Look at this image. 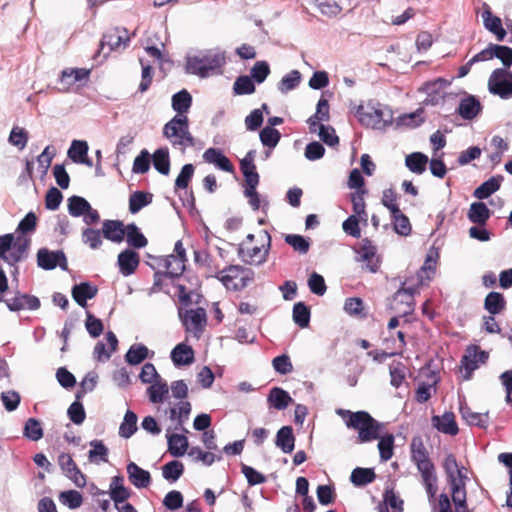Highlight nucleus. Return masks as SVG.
Here are the masks:
<instances>
[{
  "instance_id": "obj_1",
  "label": "nucleus",
  "mask_w": 512,
  "mask_h": 512,
  "mask_svg": "<svg viewBox=\"0 0 512 512\" xmlns=\"http://www.w3.org/2000/svg\"><path fill=\"white\" fill-rule=\"evenodd\" d=\"M411 460L420 473L422 484L425 487L429 501H433L438 491V477L436 467L420 436L412 438L410 443Z\"/></svg>"
},
{
  "instance_id": "obj_2",
  "label": "nucleus",
  "mask_w": 512,
  "mask_h": 512,
  "mask_svg": "<svg viewBox=\"0 0 512 512\" xmlns=\"http://www.w3.org/2000/svg\"><path fill=\"white\" fill-rule=\"evenodd\" d=\"M336 413L345 421L347 428L357 431L358 443H367L379 438L382 424L367 411L338 409Z\"/></svg>"
},
{
  "instance_id": "obj_3",
  "label": "nucleus",
  "mask_w": 512,
  "mask_h": 512,
  "mask_svg": "<svg viewBox=\"0 0 512 512\" xmlns=\"http://www.w3.org/2000/svg\"><path fill=\"white\" fill-rule=\"evenodd\" d=\"M271 248V236L268 231L261 229L255 234H248L237 249L238 257L248 264L266 262Z\"/></svg>"
},
{
  "instance_id": "obj_4",
  "label": "nucleus",
  "mask_w": 512,
  "mask_h": 512,
  "mask_svg": "<svg viewBox=\"0 0 512 512\" xmlns=\"http://www.w3.org/2000/svg\"><path fill=\"white\" fill-rule=\"evenodd\" d=\"M163 135L174 147L185 149L195 145L194 137L189 130L187 115H175L164 125Z\"/></svg>"
},
{
  "instance_id": "obj_5",
  "label": "nucleus",
  "mask_w": 512,
  "mask_h": 512,
  "mask_svg": "<svg viewBox=\"0 0 512 512\" xmlns=\"http://www.w3.org/2000/svg\"><path fill=\"white\" fill-rule=\"evenodd\" d=\"M254 276L252 269L242 265H229L214 275L227 290L231 291L245 289L254 281Z\"/></svg>"
},
{
  "instance_id": "obj_6",
  "label": "nucleus",
  "mask_w": 512,
  "mask_h": 512,
  "mask_svg": "<svg viewBox=\"0 0 512 512\" xmlns=\"http://www.w3.org/2000/svg\"><path fill=\"white\" fill-rule=\"evenodd\" d=\"M186 250L181 240L174 246V253L161 259L159 265L165 268V274L170 278H177L185 271Z\"/></svg>"
},
{
  "instance_id": "obj_7",
  "label": "nucleus",
  "mask_w": 512,
  "mask_h": 512,
  "mask_svg": "<svg viewBox=\"0 0 512 512\" xmlns=\"http://www.w3.org/2000/svg\"><path fill=\"white\" fill-rule=\"evenodd\" d=\"M489 91L501 97L509 99L512 97V73L507 69H495L488 80Z\"/></svg>"
},
{
  "instance_id": "obj_8",
  "label": "nucleus",
  "mask_w": 512,
  "mask_h": 512,
  "mask_svg": "<svg viewBox=\"0 0 512 512\" xmlns=\"http://www.w3.org/2000/svg\"><path fill=\"white\" fill-rule=\"evenodd\" d=\"M179 316L186 331L192 333L196 338H199L207 324L205 308L197 307L195 309H187L184 312L180 310Z\"/></svg>"
},
{
  "instance_id": "obj_9",
  "label": "nucleus",
  "mask_w": 512,
  "mask_h": 512,
  "mask_svg": "<svg viewBox=\"0 0 512 512\" xmlns=\"http://www.w3.org/2000/svg\"><path fill=\"white\" fill-rule=\"evenodd\" d=\"M488 359V353L480 349L479 346L473 345L466 349L461 359V371H464L463 379L469 380L472 373L478 369L480 364H484Z\"/></svg>"
},
{
  "instance_id": "obj_10",
  "label": "nucleus",
  "mask_w": 512,
  "mask_h": 512,
  "mask_svg": "<svg viewBox=\"0 0 512 512\" xmlns=\"http://www.w3.org/2000/svg\"><path fill=\"white\" fill-rule=\"evenodd\" d=\"M37 264L44 270H52L59 266L62 270L68 269V263L63 251H50L41 248L37 252Z\"/></svg>"
},
{
  "instance_id": "obj_11",
  "label": "nucleus",
  "mask_w": 512,
  "mask_h": 512,
  "mask_svg": "<svg viewBox=\"0 0 512 512\" xmlns=\"http://www.w3.org/2000/svg\"><path fill=\"white\" fill-rule=\"evenodd\" d=\"M130 42L128 31L125 28H112L108 30L102 37L100 42L101 50L108 46V52L114 50L125 49Z\"/></svg>"
},
{
  "instance_id": "obj_12",
  "label": "nucleus",
  "mask_w": 512,
  "mask_h": 512,
  "mask_svg": "<svg viewBox=\"0 0 512 512\" xmlns=\"http://www.w3.org/2000/svg\"><path fill=\"white\" fill-rule=\"evenodd\" d=\"M58 464L63 473L69 478L77 487H84L86 485V477L78 468L72 456L68 453H61L58 456Z\"/></svg>"
},
{
  "instance_id": "obj_13",
  "label": "nucleus",
  "mask_w": 512,
  "mask_h": 512,
  "mask_svg": "<svg viewBox=\"0 0 512 512\" xmlns=\"http://www.w3.org/2000/svg\"><path fill=\"white\" fill-rule=\"evenodd\" d=\"M414 293L413 288L399 289L393 297L392 309L400 316L411 314L414 311Z\"/></svg>"
},
{
  "instance_id": "obj_14",
  "label": "nucleus",
  "mask_w": 512,
  "mask_h": 512,
  "mask_svg": "<svg viewBox=\"0 0 512 512\" xmlns=\"http://www.w3.org/2000/svg\"><path fill=\"white\" fill-rule=\"evenodd\" d=\"M358 253L361 256V260L366 262V266L369 271L373 273L378 271L380 267V259L376 255L377 248L373 245L371 240L368 238L362 239Z\"/></svg>"
},
{
  "instance_id": "obj_15",
  "label": "nucleus",
  "mask_w": 512,
  "mask_h": 512,
  "mask_svg": "<svg viewBox=\"0 0 512 512\" xmlns=\"http://www.w3.org/2000/svg\"><path fill=\"white\" fill-rule=\"evenodd\" d=\"M119 271L123 276H130L137 270L140 263V256L131 249H126L118 255Z\"/></svg>"
},
{
  "instance_id": "obj_16",
  "label": "nucleus",
  "mask_w": 512,
  "mask_h": 512,
  "mask_svg": "<svg viewBox=\"0 0 512 512\" xmlns=\"http://www.w3.org/2000/svg\"><path fill=\"white\" fill-rule=\"evenodd\" d=\"M4 301L11 311L23 309L36 310L40 307V300L36 296L29 294H18Z\"/></svg>"
},
{
  "instance_id": "obj_17",
  "label": "nucleus",
  "mask_w": 512,
  "mask_h": 512,
  "mask_svg": "<svg viewBox=\"0 0 512 512\" xmlns=\"http://www.w3.org/2000/svg\"><path fill=\"white\" fill-rule=\"evenodd\" d=\"M106 340L109 345V349L106 348L105 344L102 341L97 342L94 346L93 356L94 359L98 362H104L109 360L112 353L117 350L118 339L112 331H109L106 334Z\"/></svg>"
},
{
  "instance_id": "obj_18",
  "label": "nucleus",
  "mask_w": 512,
  "mask_h": 512,
  "mask_svg": "<svg viewBox=\"0 0 512 512\" xmlns=\"http://www.w3.org/2000/svg\"><path fill=\"white\" fill-rule=\"evenodd\" d=\"M431 421L433 427L444 434L455 436L459 432L453 412H445L442 416L435 415Z\"/></svg>"
},
{
  "instance_id": "obj_19",
  "label": "nucleus",
  "mask_w": 512,
  "mask_h": 512,
  "mask_svg": "<svg viewBox=\"0 0 512 512\" xmlns=\"http://www.w3.org/2000/svg\"><path fill=\"white\" fill-rule=\"evenodd\" d=\"M125 229L122 221L105 220L102 223L103 237L115 243H121L125 238Z\"/></svg>"
},
{
  "instance_id": "obj_20",
  "label": "nucleus",
  "mask_w": 512,
  "mask_h": 512,
  "mask_svg": "<svg viewBox=\"0 0 512 512\" xmlns=\"http://www.w3.org/2000/svg\"><path fill=\"white\" fill-rule=\"evenodd\" d=\"M128 479L136 488H147L151 483V475L149 471L139 467L136 463L127 464Z\"/></svg>"
},
{
  "instance_id": "obj_21",
  "label": "nucleus",
  "mask_w": 512,
  "mask_h": 512,
  "mask_svg": "<svg viewBox=\"0 0 512 512\" xmlns=\"http://www.w3.org/2000/svg\"><path fill=\"white\" fill-rule=\"evenodd\" d=\"M203 159L205 162L216 165L219 169L232 173L234 172V166L227 156L223 154L220 149L208 148L203 153Z\"/></svg>"
},
{
  "instance_id": "obj_22",
  "label": "nucleus",
  "mask_w": 512,
  "mask_h": 512,
  "mask_svg": "<svg viewBox=\"0 0 512 512\" xmlns=\"http://www.w3.org/2000/svg\"><path fill=\"white\" fill-rule=\"evenodd\" d=\"M482 110V105L475 96L468 95L463 98L457 108L458 114L465 120L474 119Z\"/></svg>"
},
{
  "instance_id": "obj_23",
  "label": "nucleus",
  "mask_w": 512,
  "mask_h": 512,
  "mask_svg": "<svg viewBox=\"0 0 512 512\" xmlns=\"http://www.w3.org/2000/svg\"><path fill=\"white\" fill-rule=\"evenodd\" d=\"M97 292L98 289L96 286H92L88 282H83L73 286L72 297L79 306L85 308L87 306V300L94 298Z\"/></svg>"
},
{
  "instance_id": "obj_24",
  "label": "nucleus",
  "mask_w": 512,
  "mask_h": 512,
  "mask_svg": "<svg viewBox=\"0 0 512 512\" xmlns=\"http://www.w3.org/2000/svg\"><path fill=\"white\" fill-rule=\"evenodd\" d=\"M171 359L176 366L189 365L194 362V351L191 346L180 343L172 350Z\"/></svg>"
},
{
  "instance_id": "obj_25",
  "label": "nucleus",
  "mask_w": 512,
  "mask_h": 512,
  "mask_svg": "<svg viewBox=\"0 0 512 512\" xmlns=\"http://www.w3.org/2000/svg\"><path fill=\"white\" fill-rule=\"evenodd\" d=\"M267 401L271 407L278 410H284L293 402V399L284 389L280 387H273L269 392Z\"/></svg>"
},
{
  "instance_id": "obj_26",
  "label": "nucleus",
  "mask_w": 512,
  "mask_h": 512,
  "mask_svg": "<svg viewBox=\"0 0 512 512\" xmlns=\"http://www.w3.org/2000/svg\"><path fill=\"white\" fill-rule=\"evenodd\" d=\"M484 308L491 315H497L506 309V300L500 292H489L484 299Z\"/></svg>"
},
{
  "instance_id": "obj_27",
  "label": "nucleus",
  "mask_w": 512,
  "mask_h": 512,
  "mask_svg": "<svg viewBox=\"0 0 512 512\" xmlns=\"http://www.w3.org/2000/svg\"><path fill=\"white\" fill-rule=\"evenodd\" d=\"M90 70L86 68H66L62 71L60 81L65 86L70 87L77 82L87 80Z\"/></svg>"
},
{
  "instance_id": "obj_28",
  "label": "nucleus",
  "mask_w": 512,
  "mask_h": 512,
  "mask_svg": "<svg viewBox=\"0 0 512 512\" xmlns=\"http://www.w3.org/2000/svg\"><path fill=\"white\" fill-rule=\"evenodd\" d=\"M168 452L174 457L183 456L188 449L189 443L186 436L181 434L167 435Z\"/></svg>"
},
{
  "instance_id": "obj_29",
  "label": "nucleus",
  "mask_w": 512,
  "mask_h": 512,
  "mask_svg": "<svg viewBox=\"0 0 512 512\" xmlns=\"http://www.w3.org/2000/svg\"><path fill=\"white\" fill-rule=\"evenodd\" d=\"M276 446L284 453H291L294 449L295 437L291 426H283L276 435Z\"/></svg>"
},
{
  "instance_id": "obj_30",
  "label": "nucleus",
  "mask_w": 512,
  "mask_h": 512,
  "mask_svg": "<svg viewBox=\"0 0 512 512\" xmlns=\"http://www.w3.org/2000/svg\"><path fill=\"white\" fill-rule=\"evenodd\" d=\"M30 240L23 236H18L15 241H13L12 251L9 253V257H7V263L10 265H14L21 261L27 252L29 247Z\"/></svg>"
},
{
  "instance_id": "obj_31",
  "label": "nucleus",
  "mask_w": 512,
  "mask_h": 512,
  "mask_svg": "<svg viewBox=\"0 0 512 512\" xmlns=\"http://www.w3.org/2000/svg\"><path fill=\"white\" fill-rule=\"evenodd\" d=\"M482 18L486 29L495 34L499 41H502L506 36V31L502 27L501 19L492 15L490 10H485L482 13Z\"/></svg>"
},
{
  "instance_id": "obj_32",
  "label": "nucleus",
  "mask_w": 512,
  "mask_h": 512,
  "mask_svg": "<svg viewBox=\"0 0 512 512\" xmlns=\"http://www.w3.org/2000/svg\"><path fill=\"white\" fill-rule=\"evenodd\" d=\"M192 105L190 93L183 89L172 96V108L176 115H186Z\"/></svg>"
},
{
  "instance_id": "obj_33",
  "label": "nucleus",
  "mask_w": 512,
  "mask_h": 512,
  "mask_svg": "<svg viewBox=\"0 0 512 512\" xmlns=\"http://www.w3.org/2000/svg\"><path fill=\"white\" fill-rule=\"evenodd\" d=\"M490 217V210L483 202H474L471 204L468 218L472 223L484 225Z\"/></svg>"
},
{
  "instance_id": "obj_34",
  "label": "nucleus",
  "mask_w": 512,
  "mask_h": 512,
  "mask_svg": "<svg viewBox=\"0 0 512 512\" xmlns=\"http://www.w3.org/2000/svg\"><path fill=\"white\" fill-rule=\"evenodd\" d=\"M502 176H494L483 182L477 187L473 193L474 197L478 199H486L494 192L499 190L501 185Z\"/></svg>"
},
{
  "instance_id": "obj_35",
  "label": "nucleus",
  "mask_w": 512,
  "mask_h": 512,
  "mask_svg": "<svg viewBox=\"0 0 512 512\" xmlns=\"http://www.w3.org/2000/svg\"><path fill=\"white\" fill-rule=\"evenodd\" d=\"M153 195L149 192L135 191L129 197V211L132 214L138 213L142 208L149 205Z\"/></svg>"
},
{
  "instance_id": "obj_36",
  "label": "nucleus",
  "mask_w": 512,
  "mask_h": 512,
  "mask_svg": "<svg viewBox=\"0 0 512 512\" xmlns=\"http://www.w3.org/2000/svg\"><path fill=\"white\" fill-rule=\"evenodd\" d=\"M149 357V349L141 343L133 344L125 354V360L130 365H138Z\"/></svg>"
},
{
  "instance_id": "obj_37",
  "label": "nucleus",
  "mask_w": 512,
  "mask_h": 512,
  "mask_svg": "<svg viewBox=\"0 0 512 512\" xmlns=\"http://www.w3.org/2000/svg\"><path fill=\"white\" fill-rule=\"evenodd\" d=\"M154 168L163 175L170 172V158L168 148H159L152 155Z\"/></svg>"
},
{
  "instance_id": "obj_38",
  "label": "nucleus",
  "mask_w": 512,
  "mask_h": 512,
  "mask_svg": "<svg viewBox=\"0 0 512 512\" xmlns=\"http://www.w3.org/2000/svg\"><path fill=\"white\" fill-rule=\"evenodd\" d=\"M428 157L421 152H414L406 156L405 164L415 174H422L426 170Z\"/></svg>"
},
{
  "instance_id": "obj_39",
  "label": "nucleus",
  "mask_w": 512,
  "mask_h": 512,
  "mask_svg": "<svg viewBox=\"0 0 512 512\" xmlns=\"http://www.w3.org/2000/svg\"><path fill=\"white\" fill-rule=\"evenodd\" d=\"M451 488V497L455 506V512H471L467 505V491L463 484L453 485Z\"/></svg>"
},
{
  "instance_id": "obj_40",
  "label": "nucleus",
  "mask_w": 512,
  "mask_h": 512,
  "mask_svg": "<svg viewBox=\"0 0 512 512\" xmlns=\"http://www.w3.org/2000/svg\"><path fill=\"white\" fill-rule=\"evenodd\" d=\"M376 478V474L371 468H355L350 476L351 482L355 486H365L369 483H372Z\"/></svg>"
},
{
  "instance_id": "obj_41",
  "label": "nucleus",
  "mask_w": 512,
  "mask_h": 512,
  "mask_svg": "<svg viewBox=\"0 0 512 512\" xmlns=\"http://www.w3.org/2000/svg\"><path fill=\"white\" fill-rule=\"evenodd\" d=\"M169 388L166 381L162 379H158L155 382L151 383L150 387L147 389V393L149 396V400L152 403H161L163 402L165 396L168 394Z\"/></svg>"
},
{
  "instance_id": "obj_42",
  "label": "nucleus",
  "mask_w": 512,
  "mask_h": 512,
  "mask_svg": "<svg viewBox=\"0 0 512 512\" xmlns=\"http://www.w3.org/2000/svg\"><path fill=\"white\" fill-rule=\"evenodd\" d=\"M125 236L130 246L134 248H143L147 245L146 237L140 232L135 224H128L125 229Z\"/></svg>"
},
{
  "instance_id": "obj_43",
  "label": "nucleus",
  "mask_w": 512,
  "mask_h": 512,
  "mask_svg": "<svg viewBox=\"0 0 512 512\" xmlns=\"http://www.w3.org/2000/svg\"><path fill=\"white\" fill-rule=\"evenodd\" d=\"M137 415L128 410L119 428V435L125 439L130 438L137 430Z\"/></svg>"
},
{
  "instance_id": "obj_44",
  "label": "nucleus",
  "mask_w": 512,
  "mask_h": 512,
  "mask_svg": "<svg viewBox=\"0 0 512 512\" xmlns=\"http://www.w3.org/2000/svg\"><path fill=\"white\" fill-rule=\"evenodd\" d=\"M394 230L401 236H408L412 227L409 218L399 210L398 213L391 214Z\"/></svg>"
},
{
  "instance_id": "obj_45",
  "label": "nucleus",
  "mask_w": 512,
  "mask_h": 512,
  "mask_svg": "<svg viewBox=\"0 0 512 512\" xmlns=\"http://www.w3.org/2000/svg\"><path fill=\"white\" fill-rule=\"evenodd\" d=\"M462 418L470 425L485 427L488 422V414L473 412L469 407H460Z\"/></svg>"
},
{
  "instance_id": "obj_46",
  "label": "nucleus",
  "mask_w": 512,
  "mask_h": 512,
  "mask_svg": "<svg viewBox=\"0 0 512 512\" xmlns=\"http://www.w3.org/2000/svg\"><path fill=\"white\" fill-rule=\"evenodd\" d=\"M88 209H90V203L85 198L74 195L68 199V211L71 216L80 217Z\"/></svg>"
},
{
  "instance_id": "obj_47",
  "label": "nucleus",
  "mask_w": 512,
  "mask_h": 512,
  "mask_svg": "<svg viewBox=\"0 0 512 512\" xmlns=\"http://www.w3.org/2000/svg\"><path fill=\"white\" fill-rule=\"evenodd\" d=\"M293 320L300 328H306L310 322V309L303 302H298L293 307Z\"/></svg>"
},
{
  "instance_id": "obj_48",
  "label": "nucleus",
  "mask_w": 512,
  "mask_h": 512,
  "mask_svg": "<svg viewBox=\"0 0 512 512\" xmlns=\"http://www.w3.org/2000/svg\"><path fill=\"white\" fill-rule=\"evenodd\" d=\"M191 412V404L188 401H181L176 407L170 409V419L175 420L178 426H182L189 418Z\"/></svg>"
},
{
  "instance_id": "obj_49",
  "label": "nucleus",
  "mask_w": 512,
  "mask_h": 512,
  "mask_svg": "<svg viewBox=\"0 0 512 512\" xmlns=\"http://www.w3.org/2000/svg\"><path fill=\"white\" fill-rule=\"evenodd\" d=\"M378 449L380 453V458L382 461H388L393 456L394 450V436L392 434H386L384 436H379Z\"/></svg>"
},
{
  "instance_id": "obj_50",
  "label": "nucleus",
  "mask_w": 512,
  "mask_h": 512,
  "mask_svg": "<svg viewBox=\"0 0 512 512\" xmlns=\"http://www.w3.org/2000/svg\"><path fill=\"white\" fill-rule=\"evenodd\" d=\"M285 242L290 245L295 252L307 254L310 249L308 239L298 234H287L284 238Z\"/></svg>"
},
{
  "instance_id": "obj_51",
  "label": "nucleus",
  "mask_w": 512,
  "mask_h": 512,
  "mask_svg": "<svg viewBox=\"0 0 512 512\" xmlns=\"http://www.w3.org/2000/svg\"><path fill=\"white\" fill-rule=\"evenodd\" d=\"M184 472V465L177 460L170 461L162 467V475L168 481L178 480Z\"/></svg>"
},
{
  "instance_id": "obj_52",
  "label": "nucleus",
  "mask_w": 512,
  "mask_h": 512,
  "mask_svg": "<svg viewBox=\"0 0 512 512\" xmlns=\"http://www.w3.org/2000/svg\"><path fill=\"white\" fill-rule=\"evenodd\" d=\"M195 168L193 164H185L180 173L178 174L176 180L174 189L175 191L186 189L189 186V183L191 182L193 175H194Z\"/></svg>"
},
{
  "instance_id": "obj_53",
  "label": "nucleus",
  "mask_w": 512,
  "mask_h": 512,
  "mask_svg": "<svg viewBox=\"0 0 512 512\" xmlns=\"http://www.w3.org/2000/svg\"><path fill=\"white\" fill-rule=\"evenodd\" d=\"M23 434L32 441H38L43 437V429L39 420L29 418L24 426Z\"/></svg>"
},
{
  "instance_id": "obj_54",
  "label": "nucleus",
  "mask_w": 512,
  "mask_h": 512,
  "mask_svg": "<svg viewBox=\"0 0 512 512\" xmlns=\"http://www.w3.org/2000/svg\"><path fill=\"white\" fill-rule=\"evenodd\" d=\"M60 502L69 507L70 509L79 508L83 503V497L80 492L76 490H68L61 492L59 495Z\"/></svg>"
},
{
  "instance_id": "obj_55",
  "label": "nucleus",
  "mask_w": 512,
  "mask_h": 512,
  "mask_svg": "<svg viewBox=\"0 0 512 512\" xmlns=\"http://www.w3.org/2000/svg\"><path fill=\"white\" fill-rule=\"evenodd\" d=\"M355 116L361 124L365 126H372L378 121L381 116V112L378 110L367 112L363 105H358L355 109Z\"/></svg>"
},
{
  "instance_id": "obj_56",
  "label": "nucleus",
  "mask_w": 512,
  "mask_h": 512,
  "mask_svg": "<svg viewBox=\"0 0 512 512\" xmlns=\"http://www.w3.org/2000/svg\"><path fill=\"white\" fill-rule=\"evenodd\" d=\"M233 90L237 95H248L254 93L255 85L249 76H239L234 82Z\"/></svg>"
},
{
  "instance_id": "obj_57",
  "label": "nucleus",
  "mask_w": 512,
  "mask_h": 512,
  "mask_svg": "<svg viewBox=\"0 0 512 512\" xmlns=\"http://www.w3.org/2000/svg\"><path fill=\"white\" fill-rule=\"evenodd\" d=\"M344 310L347 314L351 316H356L360 318H364L366 314L364 313V304L361 298L351 297L345 300Z\"/></svg>"
},
{
  "instance_id": "obj_58",
  "label": "nucleus",
  "mask_w": 512,
  "mask_h": 512,
  "mask_svg": "<svg viewBox=\"0 0 512 512\" xmlns=\"http://www.w3.org/2000/svg\"><path fill=\"white\" fill-rule=\"evenodd\" d=\"M280 132L272 127L266 126L260 132V140L264 146L274 148L280 141Z\"/></svg>"
},
{
  "instance_id": "obj_59",
  "label": "nucleus",
  "mask_w": 512,
  "mask_h": 512,
  "mask_svg": "<svg viewBox=\"0 0 512 512\" xmlns=\"http://www.w3.org/2000/svg\"><path fill=\"white\" fill-rule=\"evenodd\" d=\"M88 153V144L86 141L74 140L68 150V157L75 163L81 161Z\"/></svg>"
},
{
  "instance_id": "obj_60",
  "label": "nucleus",
  "mask_w": 512,
  "mask_h": 512,
  "mask_svg": "<svg viewBox=\"0 0 512 512\" xmlns=\"http://www.w3.org/2000/svg\"><path fill=\"white\" fill-rule=\"evenodd\" d=\"M82 241L91 249H98L102 245L100 230L86 228L82 231Z\"/></svg>"
},
{
  "instance_id": "obj_61",
  "label": "nucleus",
  "mask_w": 512,
  "mask_h": 512,
  "mask_svg": "<svg viewBox=\"0 0 512 512\" xmlns=\"http://www.w3.org/2000/svg\"><path fill=\"white\" fill-rule=\"evenodd\" d=\"M301 80V74L297 70H292L290 73L285 75L279 83V90L286 93L296 88Z\"/></svg>"
},
{
  "instance_id": "obj_62",
  "label": "nucleus",
  "mask_w": 512,
  "mask_h": 512,
  "mask_svg": "<svg viewBox=\"0 0 512 512\" xmlns=\"http://www.w3.org/2000/svg\"><path fill=\"white\" fill-rule=\"evenodd\" d=\"M67 414L69 419L76 425H80L86 418L83 404L77 399L68 408Z\"/></svg>"
},
{
  "instance_id": "obj_63",
  "label": "nucleus",
  "mask_w": 512,
  "mask_h": 512,
  "mask_svg": "<svg viewBox=\"0 0 512 512\" xmlns=\"http://www.w3.org/2000/svg\"><path fill=\"white\" fill-rule=\"evenodd\" d=\"M397 201L398 195L394 189L389 188L383 191L381 203L390 211L391 214L398 213L400 210Z\"/></svg>"
},
{
  "instance_id": "obj_64",
  "label": "nucleus",
  "mask_w": 512,
  "mask_h": 512,
  "mask_svg": "<svg viewBox=\"0 0 512 512\" xmlns=\"http://www.w3.org/2000/svg\"><path fill=\"white\" fill-rule=\"evenodd\" d=\"M494 57L501 60L505 67L504 69H507L512 65V48L493 44V58Z\"/></svg>"
}]
</instances>
